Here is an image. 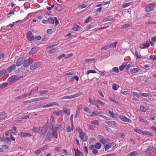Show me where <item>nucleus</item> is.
Listing matches in <instances>:
<instances>
[{
  "label": "nucleus",
  "instance_id": "50",
  "mask_svg": "<svg viewBox=\"0 0 156 156\" xmlns=\"http://www.w3.org/2000/svg\"><path fill=\"white\" fill-rule=\"evenodd\" d=\"M142 134H143L144 135H151V133L148 131H142Z\"/></svg>",
  "mask_w": 156,
  "mask_h": 156
},
{
  "label": "nucleus",
  "instance_id": "29",
  "mask_svg": "<svg viewBox=\"0 0 156 156\" xmlns=\"http://www.w3.org/2000/svg\"><path fill=\"white\" fill-rule=\"evenodd\" d=\"M108 114L113 118H114L115 117V114L112 111H111L109 110H108Z\"/></svg>",
  "mask_w": 156,
  "mask_h": 156
},
{
  "label": "nucleus",
  "instance_id": "52",
  "mask_svg": "<svg viewBox=\"0 0 156 156\" xmlns=\"http://www.w3.org/2000/svg\"><path fill=\"white\" fill-rule=\"evenodd\" d=\"M131 4V2L123 4L122 5V7L125 8L129 6Z\"/></svg>",
  "mask_w": 156,
  "mask_h": 156
},
{
  "label": "nucleus",
  "instance_id": "10",
  "mask_svg": "<svg viewBox=\"0 0 156 156\" xmlns=\"http://www.w3.org/2000/svg\"><path fill=\"white\" fill-rule=\"evenodd\" d=\"M24 58L23 57H21L19 58L17 61L16 65L17 66H19L22 64H23Z\"/></svg>",
  "mask_w": 156,
  "mask_h": 156
},
{
  "label": "nucleus",
  "instance_id": "22",
  "mask_svg": "<svg viewBox=\"0 0 156 156\" xmlns=\"http://www.w3.org/2000/svg\"><path fill=\"white\" fill-rule=\"evenodd\" d=\"M7 71L6 69H2L0 70V76L4 77L5 76L7 73Z\"/></svg>",
  "mask_w": 156,
  "mask_h": 156
},
{
  "label": "nucleus",
  "instance_id": "14",
  "mask_svg": "<svg viewBox=\"0 0 156 156\" xmlns=\"http://www.w3.org/2000/svg\"><path fill=\"white\" fill-rule=\"evenodd\" d=\"M71 126L69 125L67 127L66 130L67 132H70L73 129V123L72 119L71 120Z\"/></svg>",
  "mask_w": 156,
  "mask_h": 156
},
{
  "label": "nucleus",
  "instance_id": "8",
  "mask_svg": "<svg viewBox=\"0 0 156 156\" xmlns=\"http://www.w3.org/2000/svg\"><path fill=\"white\" fill-rule=\"evenodd\" d=\"M50 131L51 132V135L53 137L56 139L58 138V134L57 132V130L53 128V126H52V127Z\"/></svg>",
  "mask_w": 156,
  "mask_h": 156
},
{
  "label": "nucleus",
  "instance_id": "57",
  "mask_svg": "<svg viewBox=\"0 0 156 156\" xmlns=\"http://www.w3.org/2000/svg\"><path fill=\"white\" fill-rule=\"evenodd\" d=\"M112 70L114 72L118 73L119 72V69L117 67H115L112 68Z\"/></svg>",
  "mask_w": 156,
  "mask_h": 156
},
{
  "label": "nucleus",
  "instance_id": "39",
  "mask_svg": "<svg viewBox=\"0 0 156 156\" xmlns=\"http://www.w3.org/2000/svg\"><path fill=\"white\" fill-rule=\"evenodd\" d=\"M132 93L135 96H136L138 98H140V96L141 94L140 93L135 92H133Z\"/></svg>",
  "mask_w": 156,
  "mask_h": 156
},
{
  "label": "nucleus",
  "instance_id": "54",
  "mask_svg": "<svg viewBox=\"0 0 156 156\" xmlns=\"http://www.w3.org/2000/svg\"><path fill=\"white\" fill-rule=\"evenodd\" d=\"M130 26V24H125L122 26L121 28L122 29H126L128 28Z\"/></svg>",
  "mask_w": 156,
  "mask_h": 156
},
{
  "label": "nucleus",
  "instance_id": "11",
  "mask_svg": "<svg viewBox=\"0 0 156 156\" xmlns=\"http://www.w3.org/2000/svg\"><path fill=\"white\" fill-rule=\"evenodd\" d=\"M52 136L51 133V132L49 131L45 136V140L46 141H49L51 140Z\"/></svg>",
  "mask_w": 156,
  "mask_h": 156
},
{
  "label": "nucleus",
  "instance_id": "12",
  "mask_svg": "<svg viewBox=\"0 0 156 156\" xmlns=\"http://www.w3.org/2000/svg\"><path fill=\"white\" fill-rule=\"evenodd\" d=\"M27 38L30 41H32L34 39V37L33 36L31 32L29 31L27 33Z\"/></svg>",
  "mask_w": 156,
  "mask_h": 156
},
{
  "label": "nucleus",
  "instance_id": "40",
  "mask_svg": "<svg viewBox=\"0 0 156 156\" xmlns=\"http://www.w3.org/2000/svg\"><path fill=\"white\" fill-rule=\"evenodd\" d=\"M101 144L99 143H96L94 147L95 148L99 149L101 147Z\"/></svg>",
  "mask_w": 156,
  "mask_h": 156
},
{
  "label": "nucleus",
  "instance_id": "27",
  "mask_svg": "<svg viewBox=\"0 0 156 156\" xmlns=\"http://www.w3.org/2000/svg\"><path fill=\"white\" fill-rule=\"evenodd\" d=\"M89 102L93 105H96V104L97 103V100L96 101L94 99H92L91 98H89Z\"/></svg>",
  "mask_w": 156,
  "mask_h": 156
},
{
  "label": "nucleus",
  "instance_id": "30",
  "mask_svg": "<svg viewBox=\"0 0 156 156\" xmlns=\"http://www.w3.org/2000/svg\"><path fill=\"white\" fill-rule=\"evenodd\" d=\"M48 23L51 24H52L55 23L54 19L52 18L49 17L48 19Z\"/></svg>",
  "mask_w": 156,
  "mask_h": 156
},
{
  "label": "nucleus",
  "instance_id": "31",
  "mask_svg": "<svg viewBox=\"0 0 156 156\" xmlns=\"http://www.w3.org/2000/svg\"><path fill=\"white\" fill-rule=\"evenodd\" d=\"M74 150H75V156H80V154L82 153V152H80L78 149H76L74 148Z\"/></svg>",
  "mask_w": 156,
  "mask_h": 156
},
{
  "label": "nucleus",
  "instance_id": "64",
  "mask_svg": "<svg viewBox=\"0 0 156 156\" xmlns=\"http://www.w3.org/2000/svg\"><path fill=\"white\" fill-rule=\"evenodd\" d=\"M48 145H44L42 148H41L40 149H41V150H42V151H44L48 148Z\"/></svg>",
  "mask_w": 156,
  "mask_h": 156
},
{
  "label": "nucleus",
  "instance_id": "28",
  "mask_svg": "<svg viewBox=\"0 0 156 156\" xmlns=\"http://www.w3.org/2000/svg\"><path fill=\"white\" fill-rule=\"evenodd\" d=\"M37 51V50L36 48L34 47L29 52V54L30 55H33Z\"/></svg>",
  "mask_w": 156,
  "mask_h": 156
},
{
  "label": "nucleus",
  "instance_id": "34",
  "mask_svg": "<svg viewBox=\"0 0 156 156\" xmlns=\"http://www.w3.org/2000/svg\"><path fill=\"white\" fill-rule=\"evenodd\" d=\"M119 87V86L116 84H114L112 86V89L114 90H117Z\"/></svg>",
  "mask_w": 156,
  "mask_h": 156
},
{
  "label": "nucleus",
  "instance_id": "58",
  "mask_svg": "<svg viewBox=\"0 0 156 156\" xmlns=\"http://www.w3.org/2000/svg\"><path fill=\"white\" fill-rule=\"evenodd\" d=\"M12 132L11 130H9L6 132L5 133V134L6 136H10V135H11V134L12 133Z\"/></svg>",
  "mask_w": 156,
  "mask_h": 156
},
{
  "label": "nucleus",
  "instance_id": "33",
  "mask_svg": "<svg viewBox=\"0 0 156 156\" xmlns=\"http://www.w3.org/2000/svg\"><path fill=\"white\" fill-rule=\"evenodd\" d=\"M141 95L143 96L147 97V98H149L151 96L150 94L149 93H142L141 94Z\"/></svg>",
  "mask_w": 156,
  "mask_h": 156
},
{
  "label": "nucleus",
  "instance_id": "53",
  "mask_svg": "<svg viewBox=\"0 0 156 156\" xmlns=\"http://www.w3.org/2000/svg\"><path fill=\"white\" fill-rule=\"evenodd\" d=\"M95 60L94 58H88L86 59L85 60V62L86 63H87L90 62H91L94 61Z\"/></svg>",
  "mask_w": 156,
  "mask_h": 156
},
{
  "label": "nucleus",
  "instance_id": "61",
  "mask_svg": "<svg viewBox=\"0 0 156 156\" xmlns=\"http://www.w3.org/2000/svg\"><path fill=\"white\" fill-rule=\"evenodd\" d=\"M26 132H21L19 135L21 137H26Z\"/></svg>",
  "mask_w": 156,
  "mask_h": 156
},
{
  "label": "nucleus",
  "instance_id": "5",
  "mask_svg": "<svg viewBox=\"0 0 156 156\" xmlns=\"http://www.w3.org/2000/svg\"><path fill=\"white\" fill-rule=\"evenodd\" d=\"M41 65V63L38 62L34 63L30 67V69L32 70H34L37 68L39 67Z\"/></svg>",
  "mask_w": 156,
  "mask_h": 156
},
{
  "label": "nucleus",
  "instance_id": "16",
  "mask_svg": "<svg viewBox=\"0 0 156 156\" xmlns=\"http://www.w3.org/2000/svg\"><path fill=\"white\" fill-rule=\"evenodd\" d=\"M83 94V93L82 92H79L74 94L70 96H68V99H71L76 97H78Z\"/></svg>",
  "mask_w": 156,
  "mask_h": 156
},
{
  "label": "nucleus",
  "instance_id": "32",
  "mask_svg": "<svg viewBox=\"0 0 156 156\" xmlns=\"http://www.w3.org/2000/svg\"><path fill=\"white\" fill-rule=\"evenodd\" d=\"M57 50V48L53 49H51L49 51L48 53L50 54H52L56 52Z\"/></svg>",
  "mask_w": 156,
  "mask_h": 156
},
{
  "label": "nucleus",
  "instance_id": "35",
  "mask_svg": "<svg viewBox=\"0 0 156 156\" xmlns=\"http://www.w3.org/2000/svg\"><path fill=\"white\" fill-rule=\"evenodd\" d=\"M38 87H34L30 91L31 94L32 93H34L36 92L38 90Z\"/></svg>",
  "mask_w": 156,
  "mask_h": 156
},
{
  "label": "nucleus",
  "instance_id": "1",
  "mask_svg": "<svg viewBox=\"0 0 156 156\" xmlns=\"http://www.w3.org/2000/svg\"><path fill=\"white\" fill-rule=\"evenodd\" d=\"M40 127V137L41 138H43L45 136V135L48 130V127L46 125H44L42 127Z\"/></svg>",
  "mask_w": 156,
  "mask_h": 156
},
{
  "label": "nucleus",
  "instance_id": "51",
  "mask_svg": "<svg viewBox=\"0 0 156 156\" xmlns=\"http://www.w3.org/2000/svg\"><path fill=\"white\" fill-rule=\"evenodd\" d=\"M100 112H99L98 111H95L92 112L94 116L98 115Z\"/></svg>",
  "mask_w": 156,
  "mask_h": 156
},
{
  "label": "nucleus",
  "instance_id": "44",
  "mask_svg": "<svg viewBox=\"0 0 156 156\" xmlns=\"http://www.w3.org/2000/svg\"><path fill=\"white\" fill-rule=\"evenodd\" d=\"M4 142L10 144L11 142V141L9 138L6 137L4 139Z\"/></svg>",
  "mask_w": 156,
  "mask_h": 156
},
{
  "label": "nucleus",
  "instance_id": "17",
  "mask_svg": "<svg viewBox=\"0 0 156 156\" xmlns=\"http://www.w3.org/2000/svg\"><path fill=\"white\" fill-rule=\"evenodd\" d=\"M138 119L140 121L144 123H148L149 122V120L148 118L147 117H146L144 119L142 117H138Z\"/></svg>",
  "mask_w": 156,
  "mask_h": 156
},
{
  "label": "nucleus",
  "instance_id": "62",
  "mask_svg": "<svg viewBox=\"0 0 156 156\" xmlns=\"http://www.w3.org/2000/svg\"><path fill=\"white\" fill-rule=\"evenodd\" d=\"M91 20H92V18H91V17L90 16H89V17H88V18H87V19L85 20L84 22L86 23H87L91 21Z\"/></svg>",
  "mask_w": 156,
  "mask_h": 156
},
{
  "label": "nucleus",
  "instance_id": "6",
  "mask_svg": "<svg viewBox=\"0 0 156 156\" xmlns=\"http://www.w3.org/2000/svg\"><path fill=\"white\" fill-rule=\"evenodd\" d=\"M154 8V5L153 3H150L147 5L145 8V10L147 12H149L153 10Z\"/></svg>",
  "mask_w": 156,
  "mask_h": 156
},
{
  "label": "nucleus",
  "instance_id": "38",
  "mask_svg": "<svg viewBox=\"0 0 156 156\" xmlns=\"http://www.w3.org/2000/svg\"><path fill=\"white\" fill-rule=\"evenodd\" d=\"M140 110L142 112H145L147 111V109L145 107L143 106H141L140 107Z\"/></svg>",
  "mask_w": 156,
  "mask_h": 156
},
{
  "label": "nucleus",
  "instance_id": "45",
  "mask_svg": "<svg viewBox=\"0 0 156 156\" xmlns=\"http://www.w3.org/2000/svg\"><path fill=\"white\" fill-rule=\"evenodd\" d=\"M8 83H5L0 85V88H4L8 86Z\"/></svg>",
  "mask_w": 156,
  "mask_h": 156
},
{
  "label": "nucleus",
  "instance_id": "2",
  "mask_svg": "<svg viewBox=\"0 0 156 156\" xmlns=\"http://www.w3.org/2000/svg\"><path fill=\"white\" fill-rule=\"evenodd\" d=\"M79 133L80 137L81 140L84 141H86L87 139V137L86 136V133L82 131L81 129H79Z\"/></svg>",
  "mask_w": 156,
  "mask_h": 156
},
{
  "label": "nucleus",
  "instance_id": "15",
  "mask_svg": "<svg viewBox=\"0 0 156 156\" xmlns=\"http://www.w3.org/2000/svg\"><path fill=\"white\" fill-rule=\"evenodd\" d=\"M115 144V146H116L114 142L109 143L105 145V150L106 151L107 150L111 148L112 146H113Z\"/></svg>",
  "mask_w": 156,
  "mask_h": 156
},
{
  "label": "nucleus",
  "instance_id": "36",
  "mask_svg": "<svg viewBox=\"0 0 156 156\" xmlns=\"http://www.w3.org/2000/svg\"><path fill=\"white\" fill-rule=\"evenodd\" d=\"M83 110L89 114H90L91 113L90 110L87 107H85L84 108Z\"/></svg>",
  "mask_w": 156,
  "mask_h": 156
},
{
  "label": "nucleus",
  "instance_id": "20",
  "mask_svg": "<svg viewBox=\"0 0 156 156\" xmlns=\"http://www.w3.org/2000/svg\"><path fill=\"white\" fill-rule=\"evenodd\" d=\"M48 98L45 97H41L40 98H35L34 99H32V102H36L37 101H40L42 100L47 99Z\"/></svg>",
  "mask_w": 156,
  "mask_h": 156
},
{
  "label": "nucleus",
  "instance_id": "41",
  "mask_svg": "<svg viewBox=\"0 0 156 156\" xmlns=\"http://www.w3.org/2000/svg\"><path fill=\"white\" fill-rule=\"evenodd\" d=\"M48 105H49V107L52 106L53 105H58V104L55 102H50L48 103Z\"/></svg>",
  "mask_w": 156,
  "mask_h": 156
},
{
  "label": "nucleus",
  "instance_id": "9",
  "mask_svg": "<svg viewBox=\"0 0 156 156\" xmlns=\"http://www.w3.org/2000/svg\"><path fill=\"white\" fill-rule=\"evenodd\" d=\"M98 137L100 138V141L103 144H105V145L106 143L109 142V140L108 138H104L101 135H98Z\"/></svg>",
  "mask_w": 156,
  "mask_h": 156
},
{
  "label": "nucleus",
  "instance_id": "47",
  "mask_svg": "<svg viewBox=\"0 0 156 156\" xmlns=\"http://www.w3.org/2000/svg\"><path fill=\"white\" fill-rule=\"evenodd\" d=\"M62 112L66 114L67 115H70V112L69 110L64 109L62 111Z\"/></svg>",
  "mask_w": 156,
  "mask_h": 156
},
{
  "label": "nucleus",
  "instance_id": "49",
  "mask_svg": "<svg viewBox=\"0 0 156 156\" xmlns=\"http://www.w3.org/2000/svg\"><path fill=\"white\" fill-rule=\"evenodd\" d=\"M134 132L139 134H142V130L139 129H134Z\"/></svg>",
  "mask_w": 156,
  "mask_h": 156
},
{
  "label": "nucleus",
  "instance_id": "21",
  "mask_svg": "<svg viewBox=\"0 0 156 156\" xmlns=\"http://www.w3.org/2000/svg\"><path fill=\"white\" fill-rule=\"evenodd\" d=\"M16 66L15 64H12L7 69V70L9 73H10L12 70H15L16 69Z\"/></svg>",
  "mask_w": 156,
  "mask_h": 156
},
{
  "label": "nucleus",
  "instance_id": "4",
  "mask_svg": "<svg viewBox=\"0 0 156 156\" xmlns=\"http://www.w3.org/2000/svg\"><path fill=\"white\" fill-rule=\"evenodd\" d=\"M21 77L17 75H13L10 76L8 79L10 82H15L19 80Z\"/></svg>",
  "mask_w": 156,
  "mask_h": 156
},
{
  "label": "nucleus",
  "instance_id": "63",
  "mask_svg": "<svg viewBox=\"0 0 156 156\" xmlns=\"http://www.w3.org/2000/svg\"><path fill=\"white\" fill-rule=\"evenodd\" d=\"M87 6V5L86 4H84L80 5L79 7V8L81 9L86 7Z\"/></svg>",
  "mask_w": 156,
  "mask_h": 156
},
{
  "label": "nucleus",
  "instance_id": "48",
  "mask_svg": "<svg viewBox=\"0 0 156 156\" xmlns=\"http://www.w3.org/2000/svg\"><path fill=\"white\" fill-rule=\"evenodd\" d=\"M150 58L151 59L153 60H156V55H151L150 57Z\"/></svg>",
  "mask_w": 156,
  "mask_h": 156
},
{
  "label": "nucleus",
  "instance_id": "7",
  "mask_svg": "<svg viewBox=\"0 0 156 156\" xmlns=\"http://www.w3.org/2000/svg\"><path fill=\"white\" fill-rule=\"evenodd\" d=\"M65 127V124L62 122L60 124H56L54 127V129L57 130L58 129H60L61 130H62Z\"/></svg>",
  "mask_w": 156,
  "mask_h": 156
},
{
  "label": "nucleus",
  "instance_id": "24",
  "mask_svg": "<svg viewBox=\"0 0 156 156\" xmlns=\"http://www.w3.org/2000/svg\"><path fill=\"white\" fill-rule=\"evenodd\" d=\"M81 28V27L80 26L76 25L73 27L72 29L75 31H78L80 30Z\"/></svg>",
  "mask_w": 156,
  "mask_h": 156
},
{
  "label": "nucleus",
  "instance_id": "18",
  "mask_svg": "<svg viewBox=\"0 0 156 156\" xmlns=\"http://www.w3.org/2000/svg\"><path fill=\"white\" fill-rule=\"evenodd\" d=\"M150 46L149 42L147 41L145 43H143L141 44L140 46V48L141 49L147 48Z\"/></svg>",
  "mask_w": 156,
  "mask_h": 156
},
{
  "label": "nucleus",
  "instance_id": "59",
  "mask_svg": "<svg viewBox=\"0 0 156 156\" xmlns=\"http://www.w3.org/2000/svg\"><path fill=\"white\" fill-rule=\"evenodd\" d=\"M96 26H97V24H91V25H90L89 26L88 28L90 29L94 27H96Z\"/></svg>",
  "mask_w": 156,
  "mask_h": 156
},
{
  "label": "nucleus",
  "instance_id": "13",
  "mask_svg": "<svg viewBox=\"0 0 156 156\" xmlns=\"http://www.w3.org/2000/svg\"><path fill=\"white\" fill-rule=\"evenodd\" d=\"M119 118L122 121L125 122H131L132 120L126 117L125 116L120 115L119 116Z\"/></svg>",
  "mask_w": 156,
  "mask_h": 156
},
{
  "label": "nucleus",
  "instance_id": "19",
  "mask_svg": "<svg viewBox=\"0 0 156 156\" xmlns=\"http://www.w3.org/2000/svg\"><path fill=\"white\" fill-rule=\"evenodd\" d=\"M105 122L110 126H113L115 127L117 126V123L114 121H105Z\"/></svg>",
  "mask_w": 156,
  "mask_h": 156
},
{
  "label": "nucleus",
  "instance_id": "43",
  "mask_svg": "<svg viewBox=\"0 0 156 156\" xmlns=\"http://www.w3.org/2000/svg\"><path fill=\"white\" fill-rule=\"evenodd\" d=\"M62 113V111H56L55 112V115L58 117L61 115Z\"/></svg>",
  "mask_w": 156,
  "mask_h": 156
},
{
  "label": "nucleus",
  "instance_id": "55",
  "mask_svg": "<svg viewBox=\"0 0 156 156\" xmlns=\"http://www.w3.org/2000/svg\"><path fill=\"white\" fill-rule=\"evenodd\" d=\"M135 54L137 59L140 58L142 57L140 55L139 53H138L137 51L135 52Z\"/></svg>",
  "mask_w": 156,
  "mask_h": 156
},
{
  "label": "nucleus",
  "instance_id": "37",
  "mask_svg": "<svg viewBox=\"0 0 156 156\" xmlns=\"http://www.w3.org/2000/svg\"><path fill=\"white\" fill-rule=\"evenodd\" d=\"M109 100L111 101H112L115 103H116L117 105H119V102H118V101H116L115 99H114L112 98H111V97H110L109 98Z\"/></svg>",
  "mask_w": 156,
  "mask_h": 156
},
{
  "label": "nucleus",
  "instance_id": "25",
  "mask_svg": "<svg viewBox=\"0 0 156 156\" xmlns=\"http://www.w3.org/2000/svg\"><path fill=\"white\" fill-rule=\"evenodd\" d=\"M40 130V127L39 128L38 127H34L31 129L32 131L34 133H39Z\"/></svg>",
  "mask_w": 156,
  "mask_h": 156
},
{
  "label": "nucleus",
  "instance_id": "26",
  "mask_svg": "<svg viewBox=\"0 0 156 156\" xmlns=\"http://www.w3.org/2000/svg\"><path fill=\"white\" fill-rule=\"evenodd\" d=\"M138 154V152L137 151H132L128 154L127 156H136Z\"/></svg>",
  "mask_w": 156,
  "mask_h": 156
},
{
  "label": "nucleus",
  "instance_id": "60",
  "mask_svg": "<svg viewBox=\"0 0 156 156\" xmlns=\"http://www.w3.org/2000/svg\"><path fill=\"white\" fill-rule=\"evenodd\" d=\"M96 72L94 70H89L87 71V74L88 75L90 73H96Z\"/></svg>",
  "mask_w": 156,
  "mask_h": 156
},
{
  "label": "nucleus",
  "instance_id": "42",
  "mask_svg": "<svg viewBox=\"0 0 156 156\" xmlns=\"http://www.w3.org/2000/svg\"><path fill=\"white\" fill-rule=\"evenodd\" d=\"M139 70L140 69L137 68H135L133 69L132 70V71L133 73H136L139 72Z\"/></svg>",
  "mask_w": 156,
  "mask_h": 156
},
{
  "label": "nucleus",
  "instance_id": "23",
  "mask_svg": "<svg viewBox=\"0 0 156 156\" xmlns=\"http://www.w3.org/2000/svg\"><path fill=\"white\" fill-rule=\"evenodd\" d=\"M5 113L4 112H2L0 113V121L4 119L6 117V116L5 115Z\"/></svg>",
  "mask_w": 156,
  "mask_h": 156
},
{
  "label": "nucleus",
  "instance_id": "56",
  "mask_svg": "<svg viewBox=\"0 0 156 156\" xmlns=\"http://www.w3.org/2000/svg\"><path fill=\"white\" fill-rule=\"evenodd\" d=\"M91 123L93 124H94L98 125L99 124V122L98 120H94L91 122Z\"/></svg>",
  "mask_w": 156,
  "mask_h": 156
},
{
  "label": "nucleus",
  "instance_id": "3",
  "mask_svg": "<svg viewBox=\"0 0 156 156\" xmlns=\"http://www.w3.org/2000/svg\"><path fill=\"white\" fill-rule=\"evenodd\" d=\"M34 62L33 58H30L29 59L24 60L23 62V66L25 67H28L32 64Z\"/></svg>",
  "mask_w": 156,
  "mask_h": 156
},
{
  "label": "nucleus",
  "instance_id": "46",
  "mask_svg": "<svg viewBox=\"0 0 156 156\" xmlns=\"http://www.w3.org/2000/svg\"><path fill=\"white\" fill-rule=\"evenodd\" d=\"M117 43V42H113L110 46H109L110 48H115Z\"/></svg>",
  "mask_w": 156,
  "mask_h": 156
}]
</instances>
